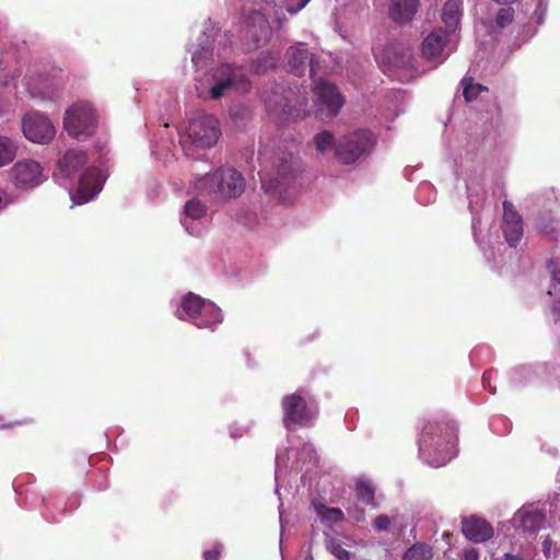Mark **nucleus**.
I'll use <instances>...</instances> for the list:
<instances>
[{
  "label": "nucleus",
  "instance_id": "obj_28",
  "mask_svg": "<svg viewBox=\"0 0 560 560\" xmlns=\"http://www.w3.org/2000/svg\"><path fill=\"white\" fill-rule=\"evenodd\" d=\"M355 485V493L358 499L372 509L378 508L380 503L375 497V486L373 482L365 477H359Z\"/></svg>",
  "mask_w": 560,
  "mask_h": 560
},
{
  "label": "nucleus",
  "instance_id": "obj_13",
  "mask_svg": "<svg viewBox=\"0 0 560 560\" xmlns=\"http://www.w3.org/2000/svg\"><path fill=\"white\" fill-rule=\"evenodd\" d=\"M313 91L317 117L320 119H330L337 116L343 105V98L337 88L319 79L315 81Z\"/></svg>",
  "mask_w": 560,
  "mask_h": 560
},
{
  "label": "nucleus",
  "instance_id": "obj_35",
  "mask_svg": "<svg viewBox=\"0 0 560 560\" xmlns=\"http://www.w3.org/2000/svg\"><path fill=\"white\" fill-rule=\"evenodd\" d=\"M547 267L552 279V288L548 291V294L552 295L557 292V287L560 285V255H555Z\"/></svg>",
  "mask_w": 560,
  "mask_h": 560
},
{
  "label": "nucleus",
  "instance_id": "obj_6",
  "mask_svg": "<svg viewBox=\"0 0 560 560\" xmlns=\"http://www.w3.org/2000/svg\"><path fill=\"white\" fill-rule=\"evenodd\" d=\"M98 115L93 105L79 101L69 106L63 115V128L74 139L92 136L97 127Z\"/></svg>",
  "mask_w": 560,
  "mask_h": 560
},
{
  "label": "nucleus",
  "instance_id": "obj_51",
  "mask_svg": "<svg viewBox=\"0 0 560 560\" xmlns=\"http://www.w3.org/2000/svg\"><path fill=\"white\" fill-rule=\"evenodd\" d=\"M5 208V202L4 200L2 199V197L0 196V212Z\"/></svg>",
  "mask_w": 560,
  "mask_h": 560
},
{
  "label": "nucleus",
  "instance_id": "obj_49",
  "mask_svg": "<svg viewBox=\"0 0 560 560\" xmlns=\"http://www.w3.org/2000/svg\"><path fill=\"white\" fill-rule=\"evenodd\" d=\"M553 315L558 318L560 317V305L559 303L555 304L552 307Z\"/></svg>",
  "mask_w": 560,
  "mask_h": 560
},
{
  "label": "nucleus",
  "instance_id": "obj_31",
  "mask_svg": "<svg viewBox=\"0 0 560 560\" xmlns=\"http://www.w3.org/2000/svg\"><path fill=\"white\" fill-rule=\"evenodd\" d=\"M433 557L432 548L422 542H417L406 550L402 560H431Z\"/></svg>",
  "mask_w": 560,
  "mask_h": 560
},
{
  "label": "nucleus",
  "instance_id": "obj_16",
  "mask_svg": "<svg viewBox=\"0 0 560 560\" xmlns=\"http://www.w3.org/2000/svg\"><path fill=\"white\" fill-rule=\"evenodd\" d=\"M22 130L27 140L38 144L49 143L56 135L52 122L37 112L28 113L23 117Z\"/></svg>",
  "mask_w": 560,
  "mask_h": 560
},
{
  "label": "nucleus",
  "instance_id": "obj_25",
  "mask_svg": "<svg viewBox=\"0 0 560 560\" xmlns=\"http://www.w3.org/2000/svg\"><path fill=\"white\" fill-rule=\"evenodd\" d=\"M310 1L311 0H265L266 5L273 4L275 8H278L273 12V15L280 27L288 21L284 11L290 14H296L304 9Z\"/></svg>",
  "mask_w": 560,
  "mask_h": 560
},
{
  "label": "nucleus",
  "instance_id": "obj_14",
  "mask_svg": "<svg viewBox=\"0 0 560 560\" xmlns=\"http://www.w3.org/2000/svg\"><path fill=\"white\" fill-rule=\"evenodd\" d=\"M10 178L15 188L30 190L42 185L47 176L43 166L33 159L18 161L10 170Z\"/></svg>",
  "mask_w": 560,
  "mask_h": 560
},
{
  "label": "nucleus",
  "instance_id": "obj_17",
  "mask_svg": "<svg viewBox=\"0 0 560 560\" xmlns=\"http://www.w3.org/2000/svg\"><path fill=\"white\" fill-rule=\"evenodd\" d=\"M469 198V208L472 214V233L475 241L479 244V246L485 252V256L488 260H491L492 257L487 253V249L485 248L486 243L491 242L490 235H483L482 232L485 229H490L491 223L493 220V209L488 207H482V213H478V199H474V196L471 192L468 195Z\"/></svg>",
  "mask_w": 560,
  "mask_h": 560
},
{
  "label": "nucleus",
  "instance_id": "obj_39",
  "mask_svg": "<svg viewBox=\"0 0 560 560\" xmlns=\"http://www.w3.org/2000/svg\"><path fill=\"white\" fill-rule=\"evenodd\" d=\"M298 455L302 460H306V458H308L310 462L312 459H314V460L316 459V452L311 444H304Z\"/></svg>",
  "mask_w": 560,
  "mask_h": 560
},
{
  "label": "nucleus",
  "instance_id": "obj_45",
  "mask_svg": "<svg viewBox=\"0 0 560 560\" xmlns=\"http://www.w3.org/2000/svg\"><path fill=\"white\" fill-rule=\"evenodd\" d=\"M502 560H528V559H525L522 555L520 553H514V552H505L502 557Z\"/></svg>",
  "mask_w": 560,
  "mask_h": 560
},
{
  "label": "nucleus",
  "instance_id": "obj_53",
  "mask_svg": "<svg viewBox=\"0 0 560 560\" xmlns=\"http://www.w3.org/2000/svg\"><path fill=\"white\" fill-rule=\"evenodd\" d=\"M236 115V109H232L231 110V116H235Z\"/></svg>",
  "mask_w": 560,
  "mask_h": 560
},
{
  "label": "nucleus",
  "instance_id": "obj_2",
  "mask_svg": "<svg viewBox=\"0 0 560 560\" xmlns=\"http://www.w3.org/2000/svg\"><path fill=\"white\" fill-rule=\"evenodd\" d=\"M456 455L454 429L428 422L419 440V456L432 467H441Z\"/></svg>",
  "mask_w": 560,
  "mask_h": 560
},
{
  "label": "nucleus",
  "instance_id": "obj_30",
  "mask_svg": "<svg viewBox=\"0 0 560 560\" xmlns=\"http://www.w3.org/2000/svg\"><path fill=\"white\" fill-rule=\"evenodd\" d=\"M18 144L9 137L0 136V167L10 164L16 156Z\"/></svg>",
  "mask_w": 560,
  "mask_h": 560
},
{
  "label": "nucleus",
  "instance_id": "obj_3",
  "mask_svg": "<svg viewBox=\"0 0 560 560\" xmlns=\"http://www.w3.org/2000/svg\"><path fill=\"white\" fill-rule=\"evenodd\" d=\"M219 121L213 115L198 113L190 117L185 127L179 129L180 145L187 156H192L197 149L213 147L219 139Z\"/></svg>",
  "mask_w": 560,
  "mask_h": 560
},
{
  "label": "nucleus",
  "instance_id": "obj_23",
  "mask_svg": "<svg viewBox=\"0 0 560 560\" xmlns=\"http://www.w3.org/2000/svg\"><path fill=\"white\" fill-rule=\"evenodd\" d=\"M512 524L515 528L534 533L544 526L545 515L540 511L523 506L514 514Z\"/></svg>",
  "mask_w": 560,
  "mask_h": 560
},
{
  "label": "nucleus",
  "instance_id": "obj_7",
  "mask_svg": "<svg viewBox=\"0 0 560 560\" xmlns=\"http://www.w3.org/2000/svg\"><path fill=\"white\" fill-rule=\"evenodd\" d=\"M374 56L376 62L388 75L401 81L411 77L413 57L408 47L390 44L381 50H375Z\"/></svg>",
  "mask_w": 560,
  "mask_h": 560
},
{
  "label": "nucleus",
  "instance_id": "obj_46",
  "mask_svg": "<svg viewBox=\"0 0 560 560\" xmlns=\"http://www.w3.org/2000/svg\"><path fill=\"white\" fill-rule=\"evenodd\" d=\"M349 513L355 518V521H361L364 518L362 510L358 508L350 509Z\"/></svg>",
  "mask_w": 560,
  "mask_h": 560
},
{
  "label": "nucleus",
  "instance_id": "obj_27",
  "mask_svg": "<svg viewBox=\"0 0 560 560\" xmlns=\"http://www.w3.org/2000/svg\"><path fill=\"white\" fill-rule=\"evenodd\" d=\"M462 1L447 0L442 9V21L447 30L446 33L456 34L462 16Z\"/></svg>",
  "mask_w": 560,
  "mask_h": 560
},
{
  "label": "nucleus",
  "instance_id": "obj_1",
  "mask_svg": "<svg viewBox=\"0 0 560 560\" xmlns=\"http://www.w3.org/2000/svg\"><path fill=\"white\" fill-rule=\"evenodd\" d=\"M221 37L215 32L211 21H208L202 35L199 38L198 47L191 50V61L197 67L196 92L205 100H219L231 92H246L250 82L245 68L229 62L220 63L209 70H201L209 60L213 58V43Z\"/></svg>",
  "mask_w": 560,
  "mask_h": 560
},
{
  "label": "nucleus",
  "instance_id": "obj_40",
  "mask_svg": "<svg viewBox=\"0 0 560 560\" xmlns=\"http://www.w3.org/2000/svg\"><path fill=\"white\" fill-rule=\"evenodd\" d=\"M287 469V455L279 454L276 457V479L278 480L279 475Z\"/></svg>",
  "mask_w": 560,
  "mask_h": 560
},
{
  "label": "nucleus",
  "instance_id": "obj_50",
  "mask_svg": "<svg viewBox=\"0 0 560 560\" xmlns=\"http://www.w3.org/2000/svg\"><path fill=\"white\" fill-rule=\"evenodd\" d=\"M494 1L500 4H508V3L514 2L515 0H494Z\"/></svg>",
  "mask_w": 560,
  "mask_h": 560
},
{
  "label": "nucleus",
  "instance_id": "obj_37",
  "mask_svg": "<svg viewBox=\"0 0 560 560\" xmlns=\"http://www.w3.org/2000/svg\"><path fill=\"white\" fill-rule=\"evenodd\" d=\"M514 16V10L510 7L501 8L497 14V24L500 27H505L511 24Z\"/></svg>",
  "mask_w": 560,
  "mask_h": 560
},
{
  "label": "nucleus",
  "instance_id": "obj_18",
  "mask_svg": "<svg viewBox=\"0 0 560 560\" xmlns=\"http://www.w3.org/2000/svg\"><path fill=\"white\" fill-rule=\"evenodd\" d=\"M180 223L190 235H199L207 223L206 206L195 198L186 201L180 215Z\"/></svg>",
  "mask_w": 560,
  "mask_h": 560
},
{
  "label": "nucleus",
  "instance_id": "obj_9",
  "mask_svg": "<svg viewBox=\"0 0 560 560\" xmlns=\"http://www.w3.org/2000/svg\"><path fill=\"white\" fill-rule=\"evenodd\" d=\"M299 171L298 160L290 154L288 158L280 159L276 176H270L267 172H259L261 187L272 195L278 196L281 200L288 201L289 197L285 195L289 189V183L295 177Z\"/></svg>",
  "mask_w": 560,
  "mask_h": 560
},
{
  "label": "nucleus",
  "instance_id": "obj_43",
  "mask_svg": "<svg viewBox=\"0 0 560 560\" xmlns=\"http://www.w3.org/2000/svg\"><path fill=\"white\" fill-rule=\"evenodd\" d=\"M462 560H479L478 549H476V548L464 549Z\"/></svg>",
  "mask_w": 560,
  "mask_h": 560
},
{
  "label": "nucleus",
  "instance_id": "obj_54",
  "mask_svg": "<svg viewBox=\"0 0 560 560\" xmlns=\"http://www.w3.org/2000/svg\"><path fill=\"white\" fill-rule=\"evenodd\" d=\"M231 435H232L233 438H236V436H237L234 432H231Z\"/></svg>",
  "mask_w": 560,
  "mask_h": 560
},
{
  "label": "nucleus",
  "instance_id": "obj_21",
  "mask_svg": "<svg viewBox=\"0 0 560 560\" xmlns=\"http://www.w3.org/2000/svg\"><path fill=\"white\" fill-rule=\"evenodd\" d=\"M502 231L510 247H516L523 237V220L511 202H503Z\"/></svg>",
  "mask_w": 560,
  "mask_h": 560
},
{
  "label": "nucleus",
  "instance_id": "obj_5",
  "mask_svg": "<svg viewBox=\"0 0 560 560\" xmlns=\"http://www.w3.org/2000/svg\"><path fill=\"white\" fill-rule=\"evenodd\" d=\"M197 188L214 198H233L244 190V178L234 168H220L212 175H205L198 179Z\"/></svg>",
  "mask_w": 560,
  "mask_h": 560
},
{
  "label": "nucleus",
  "instance_id": "obj_52",
  "mask_svg": "<svg viewBox=\"0 0 560 560\" xmlns=\"http://www.w3.org/2000/svg\"><path fill=\"white\" fill-rule=\"evenodd\" d=\"M305 560H314V559H313V556H312V555H307V556L305 557Z\"/></svg>",
  "mask_w": 560,
  "mask_h": 560
},
{
  "label": "nucleus",
  "instance_id": "obj_11",
  "mask_svg": "<svg viewBox=\"0 0 560 560\" xmlns=\"http://www.w3.org/2000/svg\"><path fill=\"white\" fill-rule=\"evenodd\" d=\"M457 40V34L436 27L424 38L422 55L429 61L440 65L456 49Z\"/></svg>",
  "mask_w": 560,
  "mask_h": 560
},
{
  "label": "nucleus",
  "instance_id": "obj_10",
  "mask_svg": "<svg viewBox=\"0 0 560 560\" xmlns=\"http://www.w3.org/2000/svg\"><path fill=\"white\" fill-rule=\"evenodd\" d=\"M283 424L287 430H295L296 427L311 425L316 417V411L307 405L299 393L287 395L282 398Z\"/></svg>",
  "mask_w": 560,
  "mask_h": 560
},
{
  "label": "nucleus",
  "instance_id": "obj_44",
  "mask_svg": "<svg viewBox=\"0 0 560 560\" xmlns=\"http://www.w3.org/2000/svg\"><path fill=\"white\" fill-rule=\"evenodd\" d=\"M552 539L549 536H546L542 541V552L547 558L551 557V549H552Z\"/></svg>",
  "mask_w": 560,
  "mask_h": 560
},
{
  "label": "nucleus",
  "instance_id": "obj_20",
  "mask_svg": "<svg viewBox=\"0 0 560 560\" xmlns=\"http://www.w3.org/2000/svg\"><path fill=\"white\" fill-rule=\"evenodd\" d=\"M288 66L295 75H303L306 70L311 75L316 72L317 63L303 43H298L287 50Z\"/></svg>",
  "mask_w": 560,
  "mask_h": 560
},
{
  "label": "nucleus",
  "instance_id": "obj_48",
  "mask_svg": "<svg viewBox=\"0 0 560 560\" xmlns=\"http://www.w3.org/2000/svg\"><path fill=\"white\" fill-rule=\"evenodd\" d=\"M431 189V185L428 184V183H423L421 184V186L419 187V195L422 192V191H427V190H430Z\"/></svg>",
  "mask_w": 560,
  "mask_h": 560
},
{
  "label": "nucleus",
  "instance_id": "obj_4",
  "mask_svg": "<svg viewBox=\"0 0 560 560\" xmlns=\"http://www.w3.org/2000/svg\"><path fill=\"white\" fill-rule=\"evenodd\" d=\"M176 316L198 328L209 329H213L223 320L221 310L213 302L191 292L182 298Z\"/></svg>",
  "mask_w": 560,
  "mask_h": 560
},
{
  "label": "nucleus",
  "instance_id": "obj_19",
  "mask_svg": "<svg viewBox=\"0 0 560 560\" xmlns=\"http://www.w3.org/2000/svg\"><path fill=\"white\" fill-rule=\"evenodd\" d=\"M25 89L31 98L36 101L54 100L60 91V83L48 75H39L38 78H24Z\"/></svg>",
  "mask_w": 560,
  "mask_h": 560
},
{
  "label": "nucleus",
  "instance_id": "obj_22",
  "mask_svg": "<svg viewBox=\"0 0 560 560\" xmlns=\"http://www.w3.org/2000/svg\"><path fill=\"white\" fill-rule=\"evenodd\" d=\"M464 536L474 542H483L493 537V528L486 521L477 516L466 517L462 521Z\"/></svg>",
  "mask_w": 560,
  "mask_h": 560
},
{
  "label": "nucleus",
  "instance_id": "obj_26",
  "mask_svg": "<svg viewBox=\"0 0 560 560\" xmlns=\"http://www.w3.org/2000/svg\"><path fill=\"white\" fill-rule=\"evenodd\" d=\"M418 5L419 0H392L389 15L395 22H408L416 14Z\"/></svg>",
  "mask_w": 560,
  "mask_h": 560
},
{
  "label": "nucleus",
  "instance_id": "obj_15",
  "mask_svg": "<svg viewBox=\"0 0 560 560\" xmlns=\"http://www.w3.org/2000/svg\"><path fill=\"white\" fill-rule=\"evenodd\" d=\"M106 178V170L95 166L89 167L81 175L77 190L69 192L73 205H83L91 201L100 194Z\"/></svg>",
  "mask_w": 560,
  "mask_h": 560
},
{
  "label": "nucleus",
  "instance_id": "obj_47",
  "mask_svg": "<svg viewBox=\"0 0 560 560\" xmlns=\"http://www.w3.org/2000/svg\"><path fill=\"white\" fill-rule=\"evenodd\" d=\"M489 380H490V375H489V374H487V373H485V374H483V376H482L483 385H485V386L487 385V386L489 387V390H490L492 394H494V393H495V389H494V388H492V387L490 386V384H488Z\"/></svg>",
  "mask_w": 560,
  "mask_h": 560
},
{
  "label": "nucleus",
  "instance_id": "obj_32",
  "mask_svg": "<svg viewBox=\"0 0 560 560\" xmlns=\"http://www.w3.org/2000/svg\"><path fill=\"white\" fill-rule=\"evenodd\" d=\"M316 514L325 522L337 523L342 520L343 513L340 509L328 508L322 503L314 504Z\"/></svg>",
  "mask_w": 560,
  "mask_h": 560
},
{
  "label": "nucleus",
  "instance_id": "obj_41",
  "mask_svg": "<svg viewBox=\"0 0 560 560\" xmlns=\"http://www.w3.org/2000/svg\"><path fill=\"white\" fill-rule=\"evenodd\" d=\"M283 112L292 118H303L307 115V110L305 108H291L287 105L283 107Z\"/></svg>",
  "mask_w": 560,
  "mask_h": 560
},
{
  "label": "nucleus",
  "instance_id": "obj_12",
  "mask_svg": "<svg viewBox=\"0 0 560 560\" xmlns=\"http://www.w3.org/2000/svg\"><path fill=\"white\" fill-rule=\"evenodd\" d=\"M242 32L248 49H256L267 44L272 33L268 19L258 10L243 13Z\"/></svg>",
  "mask_w": 560,
  "mask_h": 560
},
{
  "label": "nucleus",
  "instance_id": "obj_8",
  "mask_svg": "<svg viewBox=\"0 0 560 560\" xmlns=\"http://www.w3.org/2000/svg\"><path fill=\"white\" fill-rule=\"evenodd\" d=\"M374 142L373 135L368 130L359 129L347 133L338 139L336 160L345 165L353 164L372 150Z\"/></svg>",
  "mask_w": 560,
  "mask_h": 560
},
{
  "label": "nucleus",
  "instance_id": "obj_38",
  "mask_svg": "<svg viewBox=\"0 0 560 560\" xmlns=\"http://www.w3.org/2000/svg\"><path fill=\"white\" fill-rule=\"evenodd\" d=\"M373 527L376 532H389L392 527V520L387 515H378L373 521Z\"/></svg>",
  "mask_w": 560,
  "mask_h": 560
},
{
  "label": "nucleus",
  "instance_id": "obj_34",
  "mask_svg": "<svg viewBox=\"0 0 560 560\" xmlns=\"http://www.w3.org/2000/svg\"><path fill=\"white\" fill-rule=\"evenodd\" d=\"M463 85V94L467 102L474 101L482 91H486V88L481 84L474 83L472 79L465 78L462 81Z\"/></svg>",
  "mask_w": 560,
  "mask_h": 560
},
{
  "label": "nucleus",
  "instance_id": "obj_24",
  "mask_svg": "<svg viewBox=\"0 0 560 560\" xmlns=\"http://www.w3.org/2000/svg\"><path fill=\"white\" fill-rule=\"evenodd\" d=\"M86 162V154L78 149L67 150L58 160V175L70 178Z\"/></svg>",
  "mask_w": 560,
  "mask_h": 560
},
{
  "label": "nucleus",
  "instance_id": "obj_29",
  "mask_svg": "<svg viewBox=\"0 0 560 560\" xmlns=\"http://www.w3.org/2000/svg\"><path fill=\"white\" fill-rule=\"evenodd\" d=\"M337 143L338 140L328 130L319 131L313 137V144L318 155H326L332 151L336 154Z\"/></svg>",
  "mask_w": 560,
  "mask_h": 560
},
{
  "label": "nucleus",
  "instance_id": "obj_42",
  "mask_svg": "<svg viewBox=\"0 0 560 560\" xmlns=\"http://www.w3.org/2000/svg\"><path fill=\"white\" fill-rule=\"evenodd\" d=\"M221 548H222L221 545H217L213 549L206 550L203 552L205 560H219Z\"/></svg>",
  "mask_w": 560,
  "mask_h": 560
},
{
  "label": "nucleus",
  "instance_id": "obj_33",
  "mask_svg": "<svg viewBox=\"0 0 560 560\" xmlns=\"http://www.w3.org/2000/svg\"><path fill=\"white\" fill-rule=\"evenodd\" d=\"M280 57L277 52H267L259 57L254 63H253V70L256 73H264L268 69H272L277 66L279 62Z\"/></svg>",
  "mask_w": 560,
  "mask_h": 560
},
{
  "label": "nucleus",
  "instance_id": "obj_36",
  "mask_svg": "<svg viewBox=\"0 0 560 560\" xmlns=\"http://www.w3.org/2000/svg\"><path fill=\"white\" fill-rule=\"evenodd\" d=\"M327 549L339 560H350L351 553L346 550L341 544L335 539H330L327 544Z\"/></svg>",
  "mask_w": 560,
  "mask_h": 560
}]
</instances>
